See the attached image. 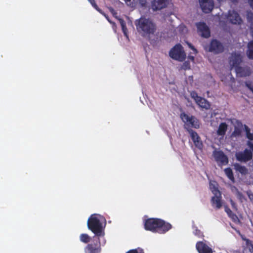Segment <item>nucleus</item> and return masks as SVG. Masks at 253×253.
<instances>
[{"instance_id":"obj_1","label":"nucleus","mask_w":253,"mask_h":253,"mask_svg":"<svg viewBox=\"0 0 253 253\" xmlns=\"http://www.w3.org/2000/svg\"><path fill=\"white\" fill-rule=\"evenodd\" d=\"M135 25L138 32L142 37L147 38L151 43H154L151 37L155 35L157 31V25L152 20L141 17L135 21Z\"/></svg>"},{"instance_id":"obj_2","label":"nucleus","mask_w":253,"mask_h":253,"mask_svg":"<svg viewBox=\"0 0 253 253\" xmlns=\"http://www.w3.org/2000/svg\"><path fill=\"white\" fill-rule=\"evenodd\" d=\"M172 228V225L165 220L157 218H150L144 222V228L146 230L153 233L165 234Z\"/></svg>"},{"instance_id":"obj_3","label":"nucleus","mask_w":253,"mask_h":253,"mask_svg":"<svg viewBox=\"0 0 253 253\" xmlns=\"http://www.w3.org/2000/svg\"><path fill=\"white\" fill-rule=\"evenodd\" d=\"M105 220L99 214H93L88 219L87 225L89 230L93 233L97 237H103L105 235L102 221Z\"/></svg>"},{"instance_id":"obj_4","label":"nucleus","mask_w":253,"mask_h":253,"mask_svg":"<svg viewBox=\"0 0 253 253\" xmlns=\"http://www.w3.org/2000/svg\"><path fill=\"white\" fill-rule=\"evenodd\" d=\"M247 144L251 150L246 148L243 151L237 152L235 157L239 162L247 163L253 159V143L248 141Z\"/></svg>"},{"instance_id":"obj_5","label":"nucleus","mask_w":253,"mask_h":253,"mask_svg":"<svg viewBox=\"0 0 253 253\" xmlns=\"http://www.w3.org/2000/svg\"><path fill=\"white\" fill-rule=\"evenodd\" d=\"M180 118L184 123L185 127H193L199 128L200 124L198 120L194 116L188 115L185 112H181L180 114Z\"/></svg>"},{"instance_id":"obj_6","label":"nucleus","mask_w":253,"mask_h":253,"mask_svg":"<svg viewBox=\"0 0 253 253\" xmlns=\"http://www.w3.org/2000/svg\"><path fill=\"white\" fill-rule=\"evenodd\" d=\"M170 57L175 60L183 61L186 58V54L183 47L180 44H176L169 51Z\"/></svg>"},{"instance_id":"obj_7","label":"nucleus","mask_w":253,"mask_h":253,"mask_svg":"<svg viewBox=\"0 0 253 253\" xmlns=\"http://www.w3.org/2000/svg\"><path fill=\"white\" fill-rule=\"evenodd\" d=\"M85 253H101L102 248L99 237H94L93 242L88 243L84 248Z\"/></svg>"},{"instance_id":"obj_8","label":"nucleus","mask_w":253,"mask_h":253,"mask_svg":"<svg viewBox=\"0 0 253 253\" xmlns=\"http://www.w3.org/2000/svg\"><path fill=\"white\" fill-rule=\"evenodd\" d=\"M190 96L200 107L206 110L210 108L211 104L210 102L205 98L198 96L195 91H192L190 92Z\"/></svg>"},{"instance_id":"obj_9","label":"nucleus","mask_w":253,"mask_h":253,"mask_svg":"<svg viewBox=\"0 0 253 253\" xmlns=\"http://www.w3.org/2000/svg\"><path fill=\"white\" fill-rule=\"evenodd\" d=\"M213 156L219 165H226L228 163V159L227 156L221 151H213Z\"/></svg>"},{"instance_id":"obj_10","label":"nucleus","mask_w":253,"mask_h":253,"mask_svg":"<svg viewBox=\"0 0 253 253\" xmlns=\"http://www.w3.org/2000/svg\"><path fill=\"white\" fill-rule=\"evenodd\" d=\"M209 51L216 54L222 53L224 51V46L217 40H212L210 43Z\"/></svg>"},{"instance_id":"obj_11","label":"nucleus","mask_w":253,"mask_h":253,"mask_svg":"<svg viewBox=\"0 0 253 253\" xmlns=\"http://www.w3.org/2000/svg\"><path fill=\"white\" fill-rule=\"evenodd\" d=\"M198 32L204 38H208L211 36L209 28L204 22H199L196 24Z\"/></svg>"},{"instance_id":"obj_12","label":"nucleus","mask_w":253,"mask_h":253,"mask_svg":"<svg viewBox=\"0 0 253 253\" xmlns=\"http://www.w3.org/2000/svg\"><path fill=\"white\" fill-rule=\"evenodd\" d=\"M188 131L195 147L199 150H202L203 148V144L198 133L191 129L188 130Z\"/></svg>"},{"instance_id":"obj_13","label":"nucleus","mask_w":253,"mask_h":253,"mask_svg":"<svg viewBox=\"0 0 253 253\" xmlns=\"http://www.w3.org/2000/svg\"><path fill=\"white\" fill-rule=\"evenodd\" d=\"M241 62L242 57L239 53L233 52L229 57V62L232 68L236 69L239 67Z\"/></svg>"},{"instance_id":"obj_14","label":"nucleus","mask_w":253,"mask_h":253,"mask_svg":"<svg viewBox=\"0 0 253 253\" xmlns=\"http://www.w3.org/2000/svg\"><path fill=\"white\" fill-rule=\"evenodd\" d=\"M200 6L203 11L205 13H209L212 11L214 6L212 0H199Z\"/></svg>"},{"instance_id":"obj_15","label":"nucleus","mask_w":253,"mask_h":253,"mask_svg":"<svg viewBox=\"0 0 253 253\" xmlns=\"http://www.w3.org/2000/svg\"><path fill=\"white\" fill-rule=\"evenodd\" d=\"M196 248L199 253H213L211 248L208 246L203 241H198L196 244Z\"/></svg>"},{"instance_id":"obj_16","label":"nucleus","mask_w":253,"mask_h":253,"mask_svg":"<svg viewBox=\"0 0 253 253\" xmlns=\"http://www.w3.org/2000/svg\"><path fill=\"white\" fill-rule=\"evenodd\" d=\"M228 19L231 23L234 24H240L242 22V20L239 14L235 10L229 11Z\"/></svg>"},{"instance_id":"obj_17","label":"nucleus","mask_w":253,"mask_h":253,"mask_svg":"<svg viewBox=\"0 0 253 253\" xmlns=\"http://www.w3.org/2000/svg\"><path fill=\"white\" fill-rule=\"evenodd\" d=\"M168 0H153L151 7L154 11L161 10L167 6Z\"/></svg>"},{"instance_id":"obj_18","label":"nucleus","mask_w":253,"mask_h":253,"mask_svg":"<svg viewBox=\"0 0 253 253\" xmlns=\"http://www.w3.org/2000/svg\"><path fill=\"white\" fill-rule=\"evenodd\" d=\"M237 75L239 77H247L250 75L251 72L249 67L239 66L235 69Z\"/></svg>"},{"instance_id":"obj_19","label":"nucleus","mask_w":253,"mask_h":253,"mask_svg":"<svg viewBox=\"0 0 253 253\" xmlns=\"http://www.w3.org/2000/svg\"><path fill=\"white\" fill-rule=\"evenodd\" d=\"M228 128L227 124L225 122L220 123L218 126V129L216 131V134L218 136H220L223 137L225 135Z\"/></svg>"},{"instance_id":"obj_20","label":"nucleus","mask_w":253,"mask_h":253,"mask_svg":"<svg viewBox=\"0 0 253 253\" xmlns=\"http://www.w3.org/2000/svg\"><path fill=\"white\" fill-rule=\"evenodd\" d=\"M221 194L219 193V196H215L212 197L211 204L213 207H214L217 209H219L222 207L221 202Z\"/></svg>"},{"instance_id":"obj_21","label":"nucleus","mask_w":253,"mask_h":253,"mask_svg":"<svg viewBox=\"0 0 253 253\" xmlns=\"http://www.w3.org/2000/svg\"><path fill=\"white\" fill-rule=\"evenodd\" d=\"M234 169L237 171L239 172L243 175H246L248 173V169L243 166L239 164L235 163L234 165Z\"/></svg>"},{"instance_id":"obj_22","label":"nucleus","mask_w":253,"mask_h":253,"mask_svg":"<svg viewBox=\"0 0 253 253\" xmlns=\"http://www.w3.org/2000/svg\"><path fill=\"white\" fill-rule=\"evenodd\" d=\"M246 242V246L243 250V253H253V245L252 242L248 239H244Z\"/></svg>"},{"instance_id":"obj_23","label":"nucleus","mask_w":253,"mask_h":253,"mask_svg":"<svg viewBox=\"0 0 253 253\" xmlns=\"http://www.w3.org/2000/svg\"><path fill=\"white\" fill-rule=\"evenodd\" d=\"M247 55L249 58L253 59V41L250 42L248 45Z\"/></svg>"},{"instance_id":"obj_24","label":"nucleus","mask_w":253,"mask_h":253,"mask_svg":"<svg viewBox=\"0 0 253 253\" xmlns=\"http://www.w3.org/2000/svg\"><path fill=\"white\" fill-rule=\"evenodd\" d=\"M80 240L81 242L84 243H89L91 237L87 234H82L80 236Z\"/></svg>"},{"instance_id":"obj_25","label":"nucleus","mask_w":253,"mask_h":253,"mask_svg":"<svg viewBox=\"0 0 253 253\" xmlns=\"http://www.w3.org/2000/svg\"><path fill=\"white\" fill-rule=\"evenodd\" d=\"M244 128L247 138L250 141L253 140V133L251 132L250 128L246 125H244Z\"/></svg>"},{"instance_id":"obj_26","label":"nucleus","mask_w":253,"mask_h":253,"mask_svg":"<svg viewBox=\"0 0 253 253\" xmlns=\"http://www.w3.org/2000/svg\"><path fill=\"white\" fill-rule=\"evenodd\" d=\"M224 172L228 177V178L231 180L233 181L234 180V175L232 169L230 168H226L224 169Z\"/></svg>"},{"instance_id":"obj_27","label":"nucleus","mask_w":253,"mask_h":253,"mask_svg":"<svg viewBox=\"0 0 253 253\" xmlns=\"http://www.w3.org/2000/svg\"><path fill=\"white\" fill-rule=\"evenodd\" d=\"M120 23L122 27V31L124 34L126 36V31H127V28L126 27V24L125 21L122 19H119Z\"/></svg>"},{"instance_id":"obj_28","label":"nucleus","mask_w":253,"mask_h":253,"mask_svg":"<svg viewBox=\"0 0 253 253\" xmlns=\"http://www.w3.org/2000/svg\"><path fill=\"white\" fill-rule=\"evenodd\" d=\"M225 211L229 217H231L233 219H234L235 217L237 218V215L235 214H234L229 208L227 207H225Z\"/></svg>"},{"instance_id":"obj_29","label":"nucleus","mask_w":253,"mask_h":253,"mask_svg":"<svg viewBox=\"0 0 253 253\" xmlns=\"http://www.w3.org/2000/svg\"><path fill=\"white\" fill-rule=\"evenodd\" d=\"M195 229L193 232L194 234L199 238H204V235L201 230H199L196 227H195Z\"/></svg>"},{"instance_id":"obj_30","label":"nucleus","mask_w":253,"mask_h":253,"mask_svg":"<svg viewBox=\"0 0 253 253\" xmlns=\"http://www.w3.org/2000/svg\"><path fill=\"white\" fill-rule=\"evenodd\" d=\"M241 133L242 131L240 128L235 127L232 133V135L235 137L239 136L241 135Z\"/></svg>"},{"instance_id":"obj_31","label":"nucleus","mask_w":253,"mask_h":253,"mask_svg":"<svg viewBox=\"0 0 253 253\" xmlns=\"http://www.w3.org/2000/svg\"><path fill=\"white\" fill-rule=\"evenodd\" d=\"M88 1L90 3L92 6L98 11L100 13H102L101 10L98 7V5L96 4L95 0H88Z\"/></svg>"},{"instance_id":"obj_32","label":"nucleus","mask_w":253,"mask_h":253,"mask_svg":"<svg viewBox=\"0 0 253 253\" xmlns=\"http://www.w3.org/2000/svg\"><path fill=\"white\" fill-rule=\"evenodd\" d=\"M126 4L131 7H133L135 5V0H124Z\"/></svg>"},{"instance_id":"obj_33","label":"nucleus","mask_w":253,"mask_h":253,"mask_svg":"<svg viewBox=\"0 0 253 253\" xmlns=\"http://www.w3.org/2000/svg\"><path fill=\"white\" fill-rule=\"evenodd\" d=\"M248 21L251 23L253 21V13L252 12H248L247 14Z\"/></svg>"},{"instance_id":"obj_34","label":"nucleus","mask_w":253,"mask_h":253,"mask_svg":"<svg viewBox=\"0 0 253 253\" xmlns=\"http://www.w3.org/2000/svg\"><path fill=\"white\" fill-rule=\"evenodd\" d=\"M182 69L186 70H188L190 69V65L189 62L188 61H185L182 65Z\"/></svg>"},{"instance_id":"obj_35","label":"nucleus","mask_w":253,"mask_h":253,"mask_svg":"<svg viewBox=\"0 0 253 253\" xmlns=\"http://www.w3.org/2000/svg\"><path fill=\"white\" fill-rule=\"evenodd\" d=\"M126 253H144V252H143V251L142 249H138V250H137V249L131 250L128 251L127 252H126Z\"/></svg>"},{"instance_id":"obj_36","label":"nucleus","mask_w":253,"mask_h":253,"mask_svg":"<svg viewBox=\"0 0 253 253\" xmlns=\"http://www.w3.org/2000/svg\"><path fill=\"white\" fill-rule=\"evenodd\" d=\"M187 44H188V46H189V47H190L192 50H193L194 51V52H195V53H197V52H198V51H197V49L194 47V46H193V45L191 43H189V42H187Z\"/></svg>"},{"instance_id":"obj_37","label":"nucleus","mask_w":253,"mask_h":253,"mask_svg":"<svg viewBox=\"0 0 253 253\" xmlns=\"http://www.w3.org/2000/svg\"><path fill=\"white\" fill-rule=\"evenodd\" d=\"M140 3L142 6H144L146 3V0H139Z\"/></svg>"},{"instance_id":"obj_38","label":"nucleus","mask_w":253,"mask_h":253,"mask_svg":"<svg viewBox=\"0 0 253 253\" xmlns=\"http://www.w3.org/2000/svg\"><path fill=\"white\" fill-rule=\"evenodd\" d=\"M248 197L252 202L253 203V194H250L248 195Z\"/></svg>"},{"instance_id":"obj_39","label":"nucleus","mask_w":253,"mask_h":253,"mask_svg":"<svg viewBox=\"0 0 253 253\" xmlns=\"http://www.w3.org/2000/svg\"><path fill=\"white\" fill-rule=\"evenodd\" d=\"M248 2H249V3L250 6L253 9V0H248Z\"/></svg>"},{"instance_id":"obj_40","label":"nucleus","mask_w":253,"mask_h":253,"mask_svg":"<svg viewBox=\"0 0 253 253\" xmlns=\"http://www.w3.org/2000/svg\"><path fill=\"white\" fill-rule=\"evenodd\" d=\"M250 30L251 32L253 35V21L251 23H250Z\"/></svg>"},{"instance_id":"obj_41","label":"nucleus","mask_w":253,"mask_h":253,"mask_svg":"<svg viewBox=\"0 0 253 253\" xmlns=\"http://www.w3.org/2000/svg\"><path fill=\"white\" fill-rule=\"evenodd\" d=\"M248 87L252 91L253 93V87L251 86L250 84H246Z\"/></svg>"},{"instance_id":"obj_42","label":"nucleus","mask_w":253,"mask_h":253,"mask_svg":"<svg viewBox=\"0 0 253 253\" xmlns=\"http://www.w3.org/2000/svg\"><path fill=\"white\" fill-rule=\"evenodd\" d=\"M188 58L192 61H194V57L193 56H188Z\"/></svg>"},{"instance_id":"obj_43","label":"nucleus","mask_w":253,"mask_h":253,"mask_svg":"<svg viewBox=\"0 0 253 253\" xmlns=\"http://www.w3.org/2000/svg\"><path fill=\"white\" fill-rule=\"evenodd\" d=\"M230 0L234 3H237L239 1V0Z\"/></svg>"},{"instance_id":"obj_44","label":"nucleus","mask_w":253,"mask_h":253,"mask_svg":"<svg viewBox=\"0 0 253 253\" xmlns=\"http://www.w3.org/2000/svg\"><path fill=\"white\" fill-rule=\"evenodd\" d=\"M234 253H241L239 251H235Z\"/></svg>"},{"instance_id":"obj_45","label":"nucleus","mask_w":253,"mask_h":253,"mask_svg":"<svg viewBox=\"0 0 253 253\" xmlns=\"http://www.w3.org/2000/svg\"><path fill=\"white\" fill-rule=\"evenodd\" d=\"M232 205H233V202L232 201Z\"/></svg>"}]
</instances>
